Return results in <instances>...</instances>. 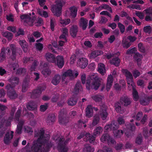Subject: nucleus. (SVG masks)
<instances>
[{
	"mask_svg": "<svg viewBox=\"0 0 152 152\" xmlns=\"http://www.w3.org/2000/svg\"><path fill=\"white\" fill-rule=\"evenodd\" d=\"M142 137L141 134L138 135L136 137L135 142L137 145H141L142 142Z\"/></svg>",
	"mask_w": 152,
	"mask_h": 152,
	"instance_id": "nucleus-49",
	"label": "nucleus"
},
{
	"mask_svg": "<svg viewBox=\"0 0 152 152\" xmlns=\"http://www.w3.org/2000/svg\"><path fill=\"white\" fill-rule=\"evenodd\" d=\"M132 73L134 77L135 78L139 76L140 75V72L136 69L134 70Z\"/></svg>",
	"mask_w": 152,
	"mask_h": 152,
	"instance_id": "nucleus-61",
	"label": "nucleus"
},
{
	"mask_svg": "<svg viewBox=\"0 0 152 152\" xmlns=\"http://www.w3.org/2000/svg\"><path fill=\"white\" fill-rule=\"evenodd\" d=\"M21 112V108H19L15 114V119L16 121H19V118Z\"/></svg>",
	"mask_w": 152,
	"mask_h": 152,
	"instance_id": "nucleus-46",
	"label": "nucleus"
},
{
	"mask_svg": "<svg viewBox=\"0 0 152 152\" xmlns=\"http://www.w3.org/2000/svg\"><path fill=\"white\" fill-rule=\"evenodd\" d=\"M115 109L117 113H119L122 114L124 113L123 110H122L121 109V107L120 104L118 102L116 103L115 105Z\"/></svg>",
	"mask_w": 152,
	"mask_h": 152,
	"instance_id": "nucleus-44",
	"label": "nucleus"
},
{
	"mask_svg": "<svg viewBox=\"0 0 152 152\" xmlns=\"http://www.w3.org/2000/svg\"><path fill=\"white\" fill-rule=\"evenodd\" d=\"M19 44L25 52H26L28 50V45L26 42L23 40H20L19 41Z\"/></svg>",
	"mask_w": 152,
	"mask_h": 152,
	"instance_id": "nucleus-28",
	"label": "nucleus"
},
{
	"mask_svg": "<svg viewBox=\"0 0 152 152\" xmlns=\"http://www.w3.org/2000/svg\"><path fill=\"white\" fill-rule=\"evenodd\" d=\"M26 69L24 68H20L17 70L16 73L18 74L24 75L26 72Z\"/></svg>",
	"mask_w": 152,
	"mask_h": 152,
	"instance_id": "nucleus-56",
	"label": "nucleus"
},
{
	"mask_svg": "<svg viewBox=\"0 0 152 152\" xmlns=\"http://www.w3.org/2000/svg\"><path fill=\"white\" fill-rule=\"evenodd\" d=\"M56 116L54 114H50L46 119L47 124L48 125H52L55 121Z\"/></svg>",
	"mask_w": 152,
	"mask_h": 152,
	"instance_id": "nucleus-15",
	"label": "nucleus"
},
{
	"mask_svg": "<svg viewBox=\"0 0 152 152\" xmlns=\"http://www.w3.org/2000/svg\"><path fill=\"white\" fill-rule=\"evenodd\" d=\"M7 54L10 55L12 52V53L10 57L11 59L14 60L16 58L17 53L19 55L22 54V51L20 48L17 49L15 45L14 44H10L9 47L6 48H5L2 49L1 52L0 54V62H1L4 61L6 58L5 52Z\"/></svg>",
	"mask_w": 152,
	"mask_h": 152,
	"instance_id": "nucleus-2",
	"label": "nucleus"
},
{
	"mask_svg": "<svg viewBox=\"0 0 152 152\" xmlns=\"http://www.w3.org/2000/svg\"><path fill=\"white\" fill-rule=\"evenodd\" d=\"M121 44L124 48L127 49L130 46L131 43L127 41L126 39H123Z\"/></svg>",
	"mask_w": 152,
	"mask_h": 152,
	"instance_id": "nucleus-41",
	"label": "nucleus"
},
{
	"mask_svg": "<svg viewBox=\"0 0 152 152\" xmlns=\"http://www.w3.org/2000/svg\"><path fill=\"white\" fill-rule=\"evenodd\" d=\"M138 47L139 49V50L140 51L144 52L145 51V50L144 47L143 46L142 44L141 43H140L138 44Z\"/></svg>",
	"mask_w": 152,
	"mask_h": 152,
	"instance_id": "nucleus-62",
	"label": "nucleus"
},
{
	"mask_svg": "<svg viewBox=\"0 0 152 152\" xmlns=\"http://www.w3.org/2000/svg\"><path fill=\"white\" fill-rule=\"evenodd\" d=\"M132 87L133 90L132 95L133 99L135 101H137L139 99V97L137 92L136 91L135 88V85L134 84V86H130V87Z\"/></svg>",
	"mask_w": 152,
	"mask_h": 152,
	"instance_id": "nucleus-27",
	"label": "nucleus"
},
{
	"mask_svg": "<svg viewBox=\"0 0 152 152\" xmlns=\"http://www.w3.org/2000/svg\"><path fill=\"white\" fill-rule=\"evenodd\" d=\"M46 88L45 85L39 86L38 88L34 90L31 94V97L32 98H36L39 97L41 95L42 91Z\"/></svg>",
	"mask_w": 152,
	"mask_h": 152,
	"instance_id": "nucleus-8",
	"label": "nucleus"
},
{
	"mask_svg": "<svg viewBox=\"0 0 152 152\" xmlns=\"http://www.w3.org/2000/svg\"><path fill=\"white\" fill-rule=\"evenodd\" d=\"M48 106L47 104L42 105L40 106V111L42 112H44L47 109Z\"/></svg>",
	"mask_w": 152,
	"mask_h": 152,
	"instance_id": "nucleus-64",
	"label": "nucleus"
},
{
	"mask_svg": "<svg viewBox=\"0 0 152 152\" xmlns=\"http://www.w3.org/2000/svg\"><path fill=\"white\" fill-rule=\"evenodd\" d=\"M29 79L25 78L24 80L22 86V91L23 92H26L29 86Z\"/></svg>",
	"mask_w": 152,
	"mask_h": 152,
	"instance_id": "nucleus-26",
	"label": "nucleus"
},
{
	"mask_svg": "<svg viewBox=\"0 0 152 152\" xmlns=\"http://www.w3.org/2000/svg\"><path fill=\"white\" fill-rule=\"evenodd\" d=\"M44 134L45 131L42 128L35 132V137H38V139L31 148L34 152H48L49 148L52 146L48 143L50 135L47 134V137L45 139L44 137Z\"/></svg>",
	"mask_w": 152,
	"mask_h": 152,
	"instance_id": "nucleus-1",
	"label": "nucleus"
},
{
	"mask_svg": "<svg viewBox=\"0 0 152 152\" xmlns=\"http://www.w3.org/2000/svg\"><path fill=\"white\" fill-rule=\"evenodd\" d=\"M103 53L101 50H96L92 52L90 55L89 57L91 58H94L102 54Z\"/></svg>",
	"mask_w": 152,
	"mask_h": 152,
	"instance_id": "nucleus-31",
	"label": "nucleus"
},
{
	"mask_svg": "<svg viewBox=\"0 0 152 152\" xmlns=\"http://www.w3.org/2000/svg\"><path fill=\"white\" fill-rule=\"evenodd\" d=\"M31 15V13L29 15L23 14L20 16V18L21 20H23L24 22L31 25L33 23L34 20L33 18L30 17Z\"/></svg>",
	"mask_w": 152,
	"mask_h": 152,
	"instance_id": "nucleus-9",
	"label": "nucleus"
},
{
	"mask_svg": "<svg viewBox=\"0 0 152 152\" xmlns=\"http://www.w3.org/2000/svg\"><path fill=\"white\" fill-rule=\"evenodd\" d=\"M118 26L121 32V33L124 32L125 31V28L124 25L121 23L119 22L118 23Z\"/></svg>",
	"mask_w": 152,
	"mask_h": 152,
	"instance_id": "nucleus-57",
	"label": "nucleus"
},
{
	"mask_svg": "<svg viewBox=\"0 0 152 152\" xmlns=\"http://www.w3.org/2000/svg\"><path fill=\"white\" fill-rule=\"evenodd\" d=\"M86 138V141H88L90 143H92L94 142L95 140V137L90 134L89 133H86L85 134V139Z\"/></svg>",
	"mask_w": 152,
	"mask_h": 152,
	"instance_id": "nucleus-30",
	"label": "nucleus"
},
{
	"mask_svg": "<svg viewBox=\"0 0 152 152\" xmlns=\"http://www.w3.org/2000/svg\"><path fill=\"white\" fill-rule=\"evenodd\" d=\"M88 20L83 18H81L79 21V26L83 30H85L87 26Z\"/></svg>",
	"mask_w": 152,
	"mask_h": 152,
	"instance_id": "nucleus-20",
	"label": "nucleus"
},
{
	"mask_svg": "<svg viewBox=\"0 0 152 152\" xmlns=\"http://www.w3.org/2000/svg\"><path fill=\"white\" fill-rule=\"evenodd\" d=\"M142 134L145 138H147L150 136L148 133V129L147 127H145L142 129Z\"/></svg>",
	"mask_w": 152,
	"mask_h": 152,
	"instance_id": "nucleus-51",
	"label": "nucleus"
},
{
	"mask_svg": "<svg viewBox=\"0 0 152 152\" xmlns=\"http://www.w3.org/2000/svg\"><path fill=\"white\" fill-rule=\"evenodd\" d=\"M56 24V20L54 18H51L50 21V28L52 31L54 30V27Z\"/></svg>",
	"mask_w": 152,
	"mask_h": 152,
	"instance_id": "nucleus-53",
	"label": "nucleus"
},
{
	"mask_svg": "<svg viewBox=\"0 0 152 152\" xmlns=\"http://www.w3.org/2000/svg\"><path fill=\"white\" fill-rule=\"evenodd\" d=\"M83 90V88L82 86L81 83L80 82H77L75 84V87L74 89V92L76 94H77L80 91H82Z\"/></svg>",
	"mask_w": 152,
	"mask_h": 152,
	"instance_id": "nucleus-33",
	"label": "nucleus"
},
{
	"mask_svg": "<svg viewBox=\"0 0 152 152\" xmlns=\"http://www.w3.org/2000/svg\"><path fill=\"white\" fill-rule=\"evenodd\" d=\"M19 78L15 76H12L9 79V82L11 84H8L5 87L7 90L13 89L15 86L18 85L19 83Z\"/></svg>",
	"mask_w": 152,
	"mask_h": 152,
	"instance_id": "nucleus-7",
	"label": "nucleus"
},
{
	"mask_svg": "<svg viewBox=\"0 0 152 152\" xmlns=\"http://www.w3.org/2000/svg\"><path fill=\"white\" fill-rule=\"evenodd\" d=\"M86 116L88 118L91 117L93 115V108L91 105H88L86 108Z\"/></svg>",
	"mask_w": 152,
	"mask_h": 152,
	"instance_id": "nucleus-29",
	"label": "nucleus"
},
{
	"mask_svg": "<svg viewBox=\"0 0 152 152\" xmlns=\"http://www.w3.org/2000/svg\"><path fill=\"white\" fill-rule=\"evenodd\" d=\"M103 9L107 10L110 11L111 13L113 12L111 8L109 5L106 4H103L102 5Z\"/></svg>",
	"mask_w": 152,
	"mask_h": 152,
	"instance_id": "nucleus-59",
	"label": "nucleus"
},
{
	"mask_svg": "<svg viewBox=\"0 0 152 152\" xmlns=\"http://www.w3.org/2000/svg\"><path fill=\"white\" fill-rule=\"evenodd\" d=\"M110 136L108 134H104L101 136L100 140L101 142L103 143H104L106 142H107L108 140L110 139Z\"/></svg>",
	"mask_w": 152,
	"mask_h": 152,
	"instance_id": "nucleus-42",
	"label": "nucleus"
},
{
	"mask_svg": "<svg viewBox=\"0 0 152 152\" xmlns=\"http://www.w3.org/2000/svg\"><path fill=\"white\" fill-rule=\"evenodd\" d=\"M33 58H27L24 57L23 58V62L24 63H27L28 62H31L33 61Z\"/></svg>",
	"mask_w": 152,
	"mask_h": 152,
	"instance_id": "nucleus-63",
	"label": "nucleus"
},
{
	"mask_svg": "<svg viewBox=\"0 0 152 152\" xmlns=\"http://www.w3.org/2000/svg\"><path fill=\"white\" fill-rule=\"evenodd\" d=\"M100 115L102 119L103 120L106 119L108 115V113L107 112V109L106 107H101L100 111Z\"/></svg>",
	"mask_w": 152,
	"mask_h": 152,
	"instance_id": "nucleus-17",
	"label": "nucleus"
},
{
	"mask_svg": "<svg viewBox=\"0 0 152 152\" xmlns=\"http://www.w3.org/2000/svg\"><path fill=\"white\" fill-rule=\"evenodd\" d=\"M61 76L59 74H56L52 78L51 83L54 85H58L60 82Z\"/></svg>",
	"mask_w": 152,
	"mask_h": 152,
	"instance_id": "nucleus-16",
	"label": "nucleus"
},
{
	"mask_svg": "<svg viewBox=\"0 0 152 152\" xmlns=\"http://www.w3.org/2000/svg\"><path fill=\"white\" fill-rule=\"evenodd\" d=\"M37 105L33 102H30L27 104L26 107L27 109L30 110H35L37 111Z\"/></svg>",
	"mask_w": 152,
	"mask_h": 152,
	"instance_id": "nucleus-22",
	"label": "nucleus"
},
{
	"mask_svg": "<svg viewBox=\"0 0 152 152\" xmlns=\"http://www.w3.org/2000/svg\"><path fill=\"white\" fill-rule=\"evenodd\" d=\"M102 81V79L97 75H91L86 80V88L88 90L91 89L96 90Z\"/></svg>",
	"mask_w": 152,
	"mask_h": 152,
	"instance_id": "nucleus-3",
	"label": "nucleus"
},
{
	"mask_svg": "<svg viewBox=\"0 0 152 152\" xmlns=\"http://www.w3.org/2000/svg\"><path fill=\"white\" fill-rule=\"evenodd\" d=\"M77 31V27L76 26H72L70 29V34L73 37H75L76 35Z\"/></svg>",
	"mask_w": 152,
	"mask_h": 152,
	"instance_id": "nucleus-36",
	"label": "nucleus"
},
{
	"mask_svg": "<svg viewBox=\"0 0 152 152\" xmlns=\"http://www.w3.org/2000/svg\"><path fill=\"white\" fill-rule=\"evenodd\" d=\"M99 121V117L98 115H96L94 117V119L92 122L93 125L95 126L98 123Z\"/></svg>",
	"mask_w": 152,
	"mask_h": 152,
	"instance_id": "nucleus-50",
	"label": "nucleus"
},
{
	"mask_svg": "<svg viewBox=\"0 0 152 152\" xmlns=\"http://www.w3.org/2000/svg\"><path fill=\"white\" fill-rule=\"evenodd\" d=\"M150 101L149 96H147L141 98L140 99V104L143 105H146L148 104Z\"/></svg>",
	"mask_w": 152,
	"mask_h": 152,
	"instance_id": "nucleus-18",
	"label": "nucleus"
},
{
	"mask_svg": "<svg viewBox=\"0 0 152 152\" xmlns=\"http://www.w3.org/2000/svg\"><path fill=\"white\" fill-rule=\"evenodd\" d=\"M56 141L58 144V150L60 152H67L68 148L63 144L64 138L63 137H59L56 139Z\"/></svg>",
	"mask_w": 152,
	"mask_h": 152,
	"instance_id": "nucleus-6",
	"label": "nucleus"
},
{
	"mask_svg": "<svg viewBox=\"0 0 152 152\" xmlns=\"http://www.w3.org/2000/svg\"><path fill=\"white\" fill-rule=\"evenodd\" d=\"M11 89L7 90V95L11 99H15L18 97V94L15 91L13 90L11 91Z\"/></svg>",
	"mask_w": 152,
	"mask_h": 152,
	"instance_id": "nucleus-19",
	"label": "nucleus"
},
{
	"mask_svg": "<svg viewBox=\"0 0 152 152\" xmlns=\"http://www.w3.org/2000/svg\"><path fill=\"white\" fill-rule=\"evenodd\" d=\"M143 30L145 32L150 34L152 31V28L150 26H147L144 27Z\"/></svg>",
	"mask_w": 152,
	"mask_h": 152,
	"instance_id": "nucleus-58",
	"label": "nucleus"
},
{
	"mask_svg": "<svg viewBox=\"0 0 152 152\" xmlns=\"http://www.w3.org/2000/svg\"><path fill=\"white\" fill-rule=\"evenodd\" d=\"M103 130V129L102 127L100 126H98L94 130L93 134V135L95 136L99 135L102 133Z\"/></svg>",
	"mask_w": 152,
	"mask_h": 152,
	"instance_id": "nucleus-34",
	"label": "nucleus"
},
{
	"mask_svg": "<svg viewBox=\"0 0 152 152\" xmlns=\"http://www.w3.org/2000/svg\"><path fill=\"white\" fill-rule=\"evenodd\" d=\"M98 71L102 75H104L105 72V66L104 64L100 63L98 64Z\"/></svg>",
	"mask_w": 152,
	"mask_h": 152,
	"instance_id": "nucleus-38",
	"label": "nucleus"
},
{
	"mask_svg": "<svg viewBox=\"0 0 152 152\" xmlns=\"http://www.w3.org/2000/svg\"><path fill=\"white\" fill-rule=\"evenodd\" d=\"M110 62L111 64L115 65L116 66H118L120 63V60L119 58L115 56L112 59L110 60Z\"/></svg>",
	"mask_w": 152,
	"mask_h": 152,
	"instance_id": "nucleus-35",
	"label": "nucleus"
},
{
	"mask_svg": "<svg viewBox=\"0 0 152 152\" xmlns=\"http://www.w3.org/2000/svg\"><path fill=\"white\" fill-rule=\"evenodd\" d=\"M39 62L38 61L36 60H34L30 69L31 72L34 71L36 68V66H37Z\"/></svg>",
	"mask_w": 152,
	"mask_h": 152,
	"instance_id": "nucleus-52",
	"label": "nucleus"
},
{
	"mask_svg": "<svg viewBox=\"0 0 152 152\" xmlns=\"http://www.w3.org/2000/svg\"><path fill=\"white\" fill-rule=\"evenodd\" d=\"M123 73L126 77L127 84H128V87L129 90H131V88H130V86L134 85L135 83L133 81V77L131 73L126 69H123L121 70Z\"/></svg>",
	"mask_w": 152,
	"mask_h": 152,
	"instance_id": "nucleus-5",
	"label": "nucleus"
},
{
	"mask_svg": "<svg viewBox=\"0 0 152 152\" xmlns=\"http://www.w3.org/2000/svg\"><path fill=\"white\" fill-rule=\"evenodd\" d=\"M56 4L52 6L51 10L57 17L59 16L61 13L62 8L65 3L63 0H58L56 1Z\"/></svg>",
	"mask_w": 152,
	"mask_h": 152,
	"instance_id": "nucleus-4",
	"label": "nucleus"
},
{
	"mask_svg": "<svg viewBox=\"0 0 152 152\" xmlns=\"http://www.w3.org/2000/svg\"><path fill=\"white\" fill-rule=\"evenodd\" d=\"M94 148L88 144H86L83 149V152H94Z\"/></svg>",
	"mask_w": 152,
	"mask_h": 152,
	"instance_id": "nucleus-39",
	"label": "nucleus"
},
{
	"mask_svg": "<svg viewBox=\"0 0 152 152\" xmlns=\"http://www.w3.org/2000/svg\"><path fill=\"white\" fill-rule=\"evenodd\" d=\"M70 19L68 18L65 19H62L61 18H60V23L63 26H65L68 24L70 22Z\"/></svg>",
	"mask_w": 152,
	"mask_h": 152,
	"instance_id": "nucleus-47",
	"label": "nucleus"
},
{
	"mask_svg": "<svg viewBox=\"0 0 152 152\" xmlns=\"http://www.w3.org/2000/svg\"><path fill=\"white\" fill-rule=\"evenodd\" d=\"M1 34L4 37H6L9 40H11L12 38L13 34L9 31L2 32Z\"/></svg>",
	"mask_w": 152,
	"mask_h": 152,
	"instance_id": "nucleus-40",
	"label": "nucleus"
},
{
	"mask_svg": "<svg viewBox=\"0 0 152 152\" xmlns=\"http://www.w3.org/2000/svg\"><path fill=\"white\" fill-rule=\"evenodd\" d=\"M66 114V110L64 109H63L61 110L59 113L58 115V118L61 116V117H64L65 115Z\"/></svg>",
	"mask_w": 152,
	"mask_h": 152,
	"instance_id": "nucleus-60",
	"label": "nucleus"
},
{
	"mask_svg": "<svg viewBox=\"0 0 152 152\" xmlns=\"http://www.w3.org/2000/svg\"><path fill=\"white\" fill-rule=\"evenodd\" d=\"M69 9L70 10V15L72 18H75L77 15V8L74 6L70 7Z\"/></svg>",
	"mask_w": 152,
	"mask_h": 152,
	"instance_id": "nucleus-32",
	"label": "nucleus"
},
{
	"mask_svg": "<svg viewBox=\"0 0 152 152\" xmlns=\"http://www.w3.org/2000/svg\"><path fill=\"white\" fill-rule=\"evenodd\" d=\"M64 73L67 77H69L71 78L76 77L78 75V73L76 71H72L71 70H68Z\"/></svg>",
	"mask_w": 152,
	"mask_h": 152,
	"instance_id": "nucleus-14",
	"label": "nucleus"
},
{
	"mask_svg": "<svg viewBox=\"0 0 152 152\" xmlns=\"http://www.w3.org/2000/svg\"><path fill=\"white\" fill-rule=\"evenodd\" d=\"M119 130L116 129L113 131V133L115 137H120L121 135L123 134L124 132L122 130L120 131Z\"/></svg>",
	"mask_w": 152,
	"mask_h": 152,
	"instance_id": "nucleus-48",
	"label": "nucleus"
},
{
	"mask_svg": "<svg viewBox=\"0 0 152 152\" xmlns=\"http://www.w3.org/2000/svg\"><path fill=\"white\" fill-rule=\"evenodd\" d=\"M88 64V61L85 58H80L77 62V65L82 69H84Z\"/></svg>",
	"mask_w": 152,
	"mask_h": 152,
	"instance_id": "nucleus-10",
	"label": "nucleus"
},
{
	"mask_svg": "<svg viewBox=\"0 0 152 152\" xmlns=\"http://www.w3.org/2000/svg\"><path fill=\"white\" fill-rule=\"evenodd\" d=\"M112 76L110 75H109L107 78V82L106 84V90L108 91L111 87L113 81Z\"/></svg>",
	"mask_w": 152,
	"mask_h": 152,
	"instance_id": "nucleus-23",
	"label": "nucleus"
},
{
	"mask_svg": "<svg viewBox=\"0 0 152 152\" xmlns=\"http://www.w3.org/2000/svg\"><path fill=\"white\" fill-rule=\"evenodd\" d=\"M59 122L60 124L64 125L69 122L68 119L65 117H61V116L58 118Z\"/></svg>",
	"mask_w": 152,
	"mask_h": 152,
	"instance_id": "nucleus-45",
	"label": "nucleus"
},
{
	"mask_svg": "<svg viewBox=\"0 0 152 152\" xmlns=\"http://www.w3.org/2000/svg\"><path fill=\"white\" fill-rule=\"evenodd\" d=\"M57 65L60 68H61L64 64V61L63 57L62 56H58L57 57Z\"/></svg>",
	"mask_w": 152,
	"mask_h": 152,
	"instance_id": "nucleus-24",
	"label": "nucleus"
},
{
	"mask_svg": "<svg viewBox=\"0 0 152 152\" xmlns=\"http://www.w3.org/2000/svg\"><path fill=\"white\" fill-rule=\"evenodd\" d=\"M45 57L46 60L52 63H55L56 62V59L55 56L50 53H46Z\"/></svg>",
	"mask_w": 152,
	"mask_h": 152,
	"instance_id": "nucleus-21",
	"label": "nucleus"
},
{
	"mask_svg": "<svg viewBox=\"0 0 152 152\" xmlns=\"http://www.w3.org/2000/svg\"><path fill=\"white\" fill-rule=\"evenodd\" d=\"M42 73L45 76H47L50 74L51 71L50 69H46L42 70Z\"/></svg>",
	"mask_w": 152,
	"mask_h": 152,
	"instance_id": "nucleus-54",
	"label": "nucleus"
},
{
	"mask_svg": "<svg viewBox=\"0 0 152 152\" xmlns=\"http://www.w3.org/2000/svg\"><path fill=\"white\" fill-rule=\"evenodd\" d=\"M77 102V99L76 97H72L69 99L67 103L69 105L73 106L76 104Z\"/></svg>",
	"mask_w": 152,
	"mask_h": 152,
	"instance_id": "nucleus-37",
	"label": "nucleus"
},
{
	"mask_svg": "<svg viewBox=\"0 0 152 152\" xmlns=\"http://www.w3.org/2000/svg\"><path fill=\"white\" fill-rule=\"evenodd\" d=\"M134 58L137 62V65L139 66L140 65V62L141 61L142 56V55L140 54L139 53H136L134 56Z\"/></svg>",
	"mask_w": 152,
	"mask_h": 152,
	"instance_id": "nucleus-43",
	"label": "nucleus"
},
{
	"mask_svg": "<svg viewBox=\"0 0 152 152\" xmlns=\"http://www.w3.org/2000/svg\"><path fill=\"white\" fill-rule=\"evenodd\" d=\"M91 98L96 102H100L104 99V97L99 94H94L91 96Z\"/></svg>",
	"mask_w": 152,
	"mask_h": 152,
	"instance_id": "nucleus-25",
	"label": "nucleus"
},
{
	"mask_svg": "<svg viewBox=\"0 0 152 152\" xmlns=\"http://www.w3.org/2000/svg\"><path fill=\"white\" fill-rule=\"evenodd\" d=\"M13 131H11V134L9 132L6 133L4 140V143L5 144H8L10 143V140L13 138Z\"/></svg>",
	"mask_w": 152,
	"mask_h": 152,
	"instance_id": "nucleus-13",
	"label": "nucleus"
},
{
	"mask_svg": "<svg viewBox=\"0 0 152 152\" xmlns=\"http://www.w3.org/2000/svg\"><path fill=\"white\" fill-rule=\"evenodd\" d=\"M118 125L115 121H112L110 124L106 125L104 127V129L107 131L109 129L113 131L117 129L118 128Z\"/></svg>",
	"mask_w": 152,
	"mask_h": 152,
	"instance_id": "nucleus-12",
	"label": "nucleus"
},
{
	"mask_svg": "<svg viewBox=\"0 0 152 152\" xmlns=\"http://www.w3.org/2000/svg\"><path fill=\"white\" fill-rule=\"evenodd\" d=\"M127 129L131 130L132 131H134L135 129V127L134 124L129 123L126 125Z\"/></svg>",
	"mask_w": 152,
	"mask_h": 152,
	"instance_id": "nucleus-55",
	"label": "nucleus"
},
{
	"mask_svg": "<svg viewBox=\"0 0 152 152\" xmlns=\"http://www.w3.org/2000/svg\"><path fill=\"white\" fill-rule=\"evenodd\" d=\"M121 103L124 106H127L130 104L132 102V100L126 96H121L120 100Z\"/></svg>",
	"mask_w": 152,
	"mask_h": 152,
	"instance_id": "nucleus-11",
	"label": "nucleus"
}]
</instances>
